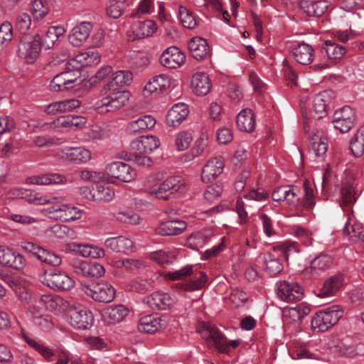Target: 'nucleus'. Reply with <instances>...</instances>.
Returning <instances> with one entry per match:
<instances>
[{"label":"nucleus","mask_w":364,"mask_h":364,"mask_svg":"<svg viewBox=\"0 0 364 364\" xmlns=\"http://www.w3.org/2000/svg\"><path fill=\"white\" fill-rule=\"evenodd\" d=\"M66 30L63 26L49 27L43 36L41 46L46 49H50L53 48L58 41V38L63 36Z\"/></svg>","instance_id":"47"},{"label":"nucleus","mask_w":364,"mask_h":364,"mask_svg":"<svg viewBox=\"0 0 364 364\" xmlns=\"http://www.w3.org/2000/svg\"><path fill=\"white\" fill-rule=\"evenodd\" d=\"M193 141L192 134L186 131L178 132L175 136L174 144L178 151L187 149Z\"/></svg>","instance_id":"57"},{"label":"nucleus","mask_w":364,"mask_h":364,"mask_svg":"<svg viewBox=\"0 0 364 364\" xmlns=\"http://www.w3.org/2000/svg\"><path fill=\"white\" fill-rule=\"evenodd\" d=\"M330 101V95L327 91L315 95L313 100V117L315 119L323 118L326 113V106Z\"/></svg>","instance_id":"45"},{"label":"nucleus","mask_w":364,"mask_h":364,"mask_svg":"<svg viewBox=\"0 0 364 364\" xmlns=\"http://www.w3.org/2000/svg\"><path fill=\"white\" fill-rule=\"evenodd\" d=\"M191 87L196 95H206L211 88L209 76L205 73H196L192 77Z\"/></svg>","instance_id":"40"},{"label":"nucleus","mask_w":364,"mask_h":364,"mask_svg":"<svg viewBox=\"0 0 364 364\" xmlns=\"http://www.w3.org/2000/svg\"><path fill=\"white\" fill-rule=\"evenodd\" d=\"M93 25L89 21H82L75 25L68 36L69 42L75 47L82 46L90 36Z\"/></svg>","instance_id":"21"},{"label":"nucleus","mask_w":364,"mask_h":364,"mask_svg":"<svg viewBox=\"0 0 364 364\" xmlns=\"http://www.w3.org/2000/svg\"><path fill=\"white\" fill-rule=\"evenodd\" d=\"M322 49L326 52L329 59H341L346 53V49L335 42L327 40L322 46Z\"/></svg>","instance_id":"52"},{"label":"nucleus","mask_w":364,"mask_h":364,"mask_svg":"<svg viewBox=\"0 0 364 364\" xmlns=\"http://www.w3.org/2000/svg\"><path fill=\"white\" fill-rule=\"evenodd\" d=\"M151 259L157 262L162 267L171 264L175 259V254L172 252L159 250L151 253Z\"/></svg>","instance_id":"59"},{"label":"nucleus","mask_w":364,"mask_h":364,"mask_svg":"<svg viewBox=\"0 0 364 364\" xmlns=\"http://www.w3.org/2000/svg\"><path fill=\"white\" fill-rule=\"evenodd\" d=\"M106 247L114 252L128 255L133 252L134 242L130 238L124 236H117L107 238L105 242Z\"/></svg>","instance_id":"31"},{"label":"nucleus","mask_w":364,"mask_h":364,"mask_svg":"<svg viewBox=\"0 0 364 364\" xmlns=\"http://www.w3.org/2000/svg\"><path fill=\"white\" fill-rule=\"evenodd\" d=\"M133 80V75L128 70H118L112 73L111 80L105 87L109 91L119 90V87L129 85Z\"/></svg>","instance_id":"36"},{"label":"nucleus","mask_w":364,"mask_h":364,"mask_svg":"<svg viewBox=\"0 0 364 364\" xmlns=\"http://www.w3.org/2000/svg\"><path fill=\"white\" fill-rule=\"evenodd\" d=\"M225 162L221 156L209 159L203 166L200 179L203 183H209L218 178L223 172Z\"/></svg>","instance_id":"15"},{"label":"nucleus","mask_w":364,"mask_h":364,"mask_svg":"<svg viewBox=\"0 0 364 364\" xmlns=\"http://www.w3.org/2000/svg\"><path fill=\"white\" fill-rule=\"evenodd\" d=\"M269 198V193L263 188H252L248 193L244 195L246 203L241 198L236 202L235 210L237 213L240 224L245 223L248 220V211L247 209L252 208L254 202H262Z\"/></svg>","instance_id":"6"},{"label":"nucleus","mask_w":364,"mask_h":364,"mask_svg":"<svg viewBox=\"0 0 364 364\" xmlns=\"http://www.w3.org/2000/svg\"><path fill=\"white\" fill-rule=\"evenodd\" d=\"M151 287V282L147 279H136L127 286V289L139 293H144Z\"/></svg>","instance_id":"64"},{"label":"nucleus","mask_w":364,"mask_h":364,"mask_svg":"<svg viewBox=\"0 0 364 364\" xmlns=\"http://www.w3.org/2000/svg\"><path fill=\"white\" fill-rule=\"evenodd\" d=\"M69 323L75 328L87 329L94 323V315L87 307L82 304L75 305L70 310Z\"/></svg>","instance_id":"10"},{"label":"nucleus","mask_w":364,"mask_h":364,"mask_svg":"<svg viewBox=\"0 0 364 364\" xmlns=\"http://www.w3.org/2000/svg\"><path fill=\"white\" fill-rule=\"evenodd\" d=\"M22 247L33 255H35L42 262L52 266H58L61 264V257L31 242H24L22 243Z\"/></svg>","instance_id":"17"},{"label":"nucleus","mask_w":364,"mask_h":364,"mask_svg":"<svg viewBox=\"0 0 364 364\" xmlns=\"http://www.w3.org/2000/svg\"><path fill=\"white\" fill-rule=\"evenodd\" d=\"M78 255L84 257L100 258L105 256V251L97 246L81 243Z\"/></svg>","instance_id":"60"},{"label":"nucleus","mask_w":364,"mask_h":364,"mask_svg":"<svg viewBox=\"0 0 364 364\" xmlns=\"http://www.w3.org/2000/svg\"><path fill=\"white\" fill-rule=\"evenodd\" d=\"M199 332L207 345L215 346L220 352H226L228 349L227 339L214 325L203 323Z\"/></svg>","instance_id":"11"},{"label":"nucleus","mask_w":364,"mask_h":364,"mask_svg":"<svg viewBox=\"0 0 364 364\" xmlns=\"http://www.w3.org/2000/svg\"><path fill=\"white\" fill-rule=\"evenodd\" d=\"M28 200L37 205L52 204L53 205L44 208L43 214L55 220L64 223L75 221L82 218V210L77 207L69 203H61L63 200L60 196L42 197L38 193L31 195Z\"/></svg>","instance_id":"1"},{"label":"nucleus","mask_w":364,"mask_h":364,"mask_svg":"<svg viewBox=\"0 0 364 364\" xmlns=\"http://www.w3.org/2000/svg\"><path fill=\"white\" fill-rule=\"evenodd\" d=\"M350 150L355 156H361L364 152V129L358 131L350 144Z\"/></svg>","instance_id":"58"},{"label":"nucleus","mask_w":364,"mask_h":364,"mask_svg":"<svg viewBox=\"0 0 364 364\" xmlns=\"http://www.w3.org/2000/svg\"><path fill=\"white\" fill-rule=\"evenodd\" d=\"M156 119L151 115H144L129 122L126 131L130 134L146 132L154 127Z\"/></svg>","instance_id":"34"},{"label":"nucleus","mask_w":364,"mask_h":364,"mask_svg":"<svg viewBox=\"0 0 364 364\" xmlns=\"http://www.w3.org/2000/svg\"><path fill=\"white\" fill-rule=\"evenodd\" d=\"M186 62L185 55L175 46L166 48L161 55L160 63L167 68H180Z\"/></svg>","instance_id":"23"},{"label":"nucleus","mask_w":364,"mask_h":364,"mask_svg":"<svg viewBox=\"0 0 364 364\" xmlns=\"http://www.w3.org/2000/svg\"><path fill=\"white\" fill-rule=\"evenodd\" d=\"M358 196L359 193L355 181L352 179L343 181L341 188L340 205L344 211H346V207L355 204Z\"/></svg>","instance_id":"24"},{"label":"nucleus","mask_w":364,"mask_h":364,"mask_svg":"<svg viewBox=\"0 0 364 364\" xmlns=\"http://www.w3.org/2000/svg\"><path fill=\"white\" fill-rule=\"evenodd\" d=\"M31 26V18L29 14L23 13L18 16L16 21V28L22 34L32 35L28 33Z\"/></svg>","instance_id":"62"},{"label":"nucleus","mask_w":364,"mask_h":364,"mask_svg":"<svg viewBox=\"0 0 364 364\" xmlns=\"http://www.w3.org/2000/svg\"><path fill=\"white\" fill-rule=\"evenodd\" d=\"M178 17L185 28L193 29L197 26V21L193 12L183 6L179 7Z\"/></svg>","instance_id":"54"},{"label":"nucleus","mask_w":364,"mask_h":364,"mask_svg":"<svg viewBox=\"0 0 364 364\" xmlns=\"http://www.w3.org/2000/svg\"><path fill=\"white\" fill-rule=\"evenodd\" d=\"M106 173L124 183H129L136 177V171L129 164L122 161H114L105 167Z\"/></svg>","instance_id":"13"},{"label":"nucleus","mask_w":364,"mask_h":364,"mask_svg":"<svg viewBox=\"0 0 364 364\" xmlns=\"http://www.w3.org/2000/svg\"><path fill=\"white\" fill-rule=\"evenodd\" d=\"M46 237L51 240L64 239L66 237L75 239L77 237L76 231L65 225H55L46 230Z\"/></svg>","instance_id":"42"},{"label":"nucleus","mask_w":364,"mask_h":364,"mask_svg":"<svg viewBox=\"0 0 364 364\" xmlns=\"http://www.w3.org/2000/svg\"><path fill=\"white\" fill-rule=\"evenodd\" d=\"M26 182L34 185L65 184L67 178L58 173H49L31 176L26 179Z\"/></svg>","instance_id":"38"},{"label":"nucleus","mask_w":364,"mask_h":364,"mask_svg":"<svg viewBox=\"0 0 364 364\" xmlns=\"http://www.w3.org/2000/svg\"><path fill=\"white\" fill-rule=\"evenodd\" d=\"M41 282L50 289L60 291H68L75 286L74 280L66 272L57 269L46 272Z\"/></svg>","instance_id":"9"},{"label":"nucleus","mask_w":364,"mask_h":364,"mask_svg":"<svg viewBox=\"0 0 364 364\" xmlns=\"http://www.w3.org/2000/svg\"><path fill=\"white\" fill-rule=\"evenodd\" d=\"M0 264L16 270L23 269L26 260L23 255L14 249L0 245Z\"/></svg>","instance_id":"16"},{"label":"nucleus","mask_w":364,"mask_h":364,"mask_svg":"<svg viewBox=\"0 0 364 364\" xmlns=\"http://www.w3.org/2000/svg\"><path fill=\"white\" fill-rule=\"evenodd\" d=\"M42 296L46 309L51 312L59 314L67 308L65 301L59 296L48 294H44Z\"/></svg>","instance_id":"49"},{"label":"nucleus","mask_w":364,"mask_h":364,"mask_svg":"<svg viewBox=\"0 0 364 364\" xmlns=\"http://www.w3.org/2000/svg\"><path fill=\"white\" fill-rule=\"evenodd\" d=\"M176 301L175 296L163 291H155L145 299L146 303L153 309H167Z\"/></svg>","instance_id":"26"},{"label":"nucleus","mask_w":364,"mask_h":364,"mask_svg":"<svg viewBox=\"0 0 364 364\" xmlns=\"http://www.w3.org/2000/svg\"><path fill=\"white\" fill-rule=\"evenodd\" d=\"M189 113L188 107L186 104L178 102L174 104L168 110L166 123L169 127H178L187 117Z\"/></svg>","instance_id":"29"},{"label":"nucleus","mask_w":364,"mask_h":364,"mask_svg":"<svg viewBox=\"0 0 364 364\" xmlns=\"http://www.w3.org/2000/svg\"><path fill=\"white\" fill-rule=\"evenodd\" d=\"M156 30V24L152 20L136 21L128 31V36L131 41L141 39L152 36Z\"/></svg>","instance_id":"22"},{"label":"nucleus","mask_w":364,"mask_h":364,"mask_svg":"<svg viewBox=\"0 0 364 364\" xmlns=\"http://www.w3.org/2000/svg\"><path fill=\"white\" fill-rule=\"evenodd\" d=\"M162 174L154 173L146 178L144 186L148 194L158 199L168 200L172 196L183 195L187 191V185L180 176H169L159 186Z\"/></svg>","instance_id":"2"},{"label":"nucleus","mask_w":364,"mask_h":364,"mask_svg":"<svg viewBox=\"0 0 364 364\" xmlns=\"http://www.w3.org/2000/svg\"><path fill=\"white\" fill-rule=\"evenodd\" d=\"M264 270L271 277L277 275L283 269V264L277 257L272 254L264 256Z\"/></svg>","instance_id":"51"},{"label":"nucleus","mask_w":364,"mask_h":364,"mask_svg":"<svg viewBox=\"0 0 364 364\" xmlns=\"http://www.w3.org/2000/svg\"><path fill=\"white\" fill-rule=\"evenodd\" d=\"M129 314V309L122 304L107 306L102 312L104 321L110 325L122 321Z\"/></svg>","instance_id":"33"},{"label":"nucleus","mask_w":364,"mask_h":364,"mask_svg":"<svg viewBox=\"0 0 364 364\" xmlns=\"http://www.w3.org/2000/svg\"><path fill=\"white\" fill-rule=\"evenodd\" d=\"M117 221L129 225H138L141 219L138 214L131 210H119L114 213Z\"/></svg>","instance_id":"55"},{"label":"nucleus","mask_w":364,"mask_h":364,"mask_svg":"<svg viewBox=\"0 0 364 364\" xmlns=\"http://www.w3.org/2000/svg\"><path fill=\"white\" fill-rule=\"evenodd\" d=\"M41 38L38 33L22 36L18 47V55L26 63H32L38 57L41 50Z\"/></svg>","instance_id":"7"},{"label":"nucleus","mask_w":364,"mask_h":364,"mask_svg":"<svg viewBox=\"0 0 364 364\" xmlns=\"http://www.w3.org/2000/svg\"><path fill=\"white\" fill-rule=\"evenodd\" d=\"M80 289L94 301L101 303H109L115 298L116 291L114 287L107 281L81 283Z\"/></svg>","instance_id":"3"},{"label":"nucleus","mask_w":364,"mask_h":364,"mask_svg":"<svg viewBox=\"0 0 364 364\" xmlns=\"http://www.w3.org/2000/svg\"><path fill=\"white\" fill-rule=\"evenodd\" d=\"M332 262L331 256L320 255L312 260L311 267L314 269L323 271L328 269L331 266Z\"/></svg>","instance_id":"63"},{"label":"nucleus","mask_w":364,"mask_h":364,"mask_svg":"<svg viewBox=\"0 0 364 364\" xmlns=\"http://www.w3.org/2000/svg\"><path fill=\"white\" fill-rule=\"evenodd\" d=\"M300 190L296 186H280L274 190L272 198L274 201H284L288 204H294L299 201Z\"/></svg>","instance_id":"27"},{"label":"nucleus","mask_w":364,"mask_h":364,"mask_svg":"<svg viewBox=\"0 0 364 364\" xmlns=\"http://www.w3.org/2000/svg\"><path fill=\"white\" fill-rule=\"evenodd\" d=\"M237 125L241 131L251 132L255 127V116L252 109H243L237 116Z\"/></svg>","instance_id":"44"},{"label":"nucleus","mask_w":364,"mask_h":364,"mask_svg":"<svg viewBox=\"0 0 364 364\" xmlns=\"http://www.w3.org/2000/svg\"><path fill=\"white\" fill-rule=\"evenodd\" d=\"M190 277V281L184 284L186 291H196L206 287L208 276L205 272L198 271L196 267H194V272Z\"/></svg>","instance_id":"48"},{"label":"nucleus","mask_w":364,"mask_h":364,"mask_svg":"<svg viewBox=\"0 0 364 364\" xmlns=\"http://www.w3.org/2000/svg\"><path fill=\"white\" fill-rule=\"evenodd\" d=\"M343 316L340 306H332L315 314L311 320V327L316 332H325L334 326Z\"/></svg>","instance_id":"4"},{"label":"nucleus","mask_w":364,"mask_h":364,"mask_svg":"<svg viewBox=\"0 0 364 364\" xmlns=\"http://www.w3.org/2000/svg\"><path fill=\"white\" fill-rule=\"evenodd\" d=\"M301 9L309 16H320L325 13L328 7L327 1L301 0Z\"/></svg>","instance_id":"39"},{"label":"nucleus","mask_w":364,"mask_h":364,"mask_svg":"<svg viewBox=\"0 0 364 364\" xmlns=\"http://www.w3.org/2000/svg\"><path fill=\"white\" fill-rule=\"evenodd\" d=\"M161 321V318L156 316L147 315L140 319L138 329L141 332L154 333L162 328Z\"/></svg>","instance_id":"46"},{"label":"nucleus","mask_w":364,"mask_h":364,"mask_svg":"<svg viewBox=\"0 0 364 364\" xmlns=\"http://www.w3.org/2000/svg\"><path fill=\"white\" fill-rule=\"evenodd\" d=\"M187 228L184 220H171L161 223L156 228V232L163 236H173L181 234Z\"/></svg>","instance_id":"30"},{"label":"nucleus","mask_w":364,"mask_h":364,"mask_svg":"<svg viewBox=\"0 0 364 364\" xmlns=\"http://www.w3.org/2000/svg\"><path fill=\"white\" fill-rule=\"evenodd\" d=\"M11 287L19 300L25 304H29L32 299L31 282L21 277L15 278L11 281Z\"/></svg>","instance_id":"32"},{"label":"nucleus","mask_w":364,"mask_h":364,"mask_svg":"<svg viewBox=\"0 0 364 364\" xmlns=\"http://www.w3.org/2000/svg\"><path fill=\"white\" fill-rule=\"evenodd\" d=\"M292 55L297 63L309 65L314 60V49L311 46L306 43H299L292 48Z\"/></svg>","instance_id":"37"},{"label":"nucleus","mask_w":364,"mask_h":364,"mask_svg":"<svg viewBox=\"0 0 364 364\" xmlns=\"http://www.w3.org/2000/svg\"><path fill=\"white\" fill-rule=\"evenodd\" d=\"M310 148L318 156H323L328 150V140L322 132L311 133L309 136Z\"/></svg>","instance_id":"43"},{"label":"nucleus","mask_w":364,"mask_h":364,"mask_svg":"<svg viewBox=\"0 0 364 364\" xmlns=\"http://www.w3.org/2000/svg\"><path fill=\"white\" fill-rule=\"evenodd\" d=\"M177 85L176 80L166 74H159L153 77L145 85L144 95H149L157 91H170Z\"/></svg>","instance_id":"19"},{"label":"nucleus","mask_w":364,"mask_h":364,"mask_svg":"<svg viewBox=\"0 0 364 364\" xmlns=\"http://www.w3.org/2000/svg\"><path fill=\"white\" fill-rule=\"evenodd\" d=\"M345 283V277L343 274H334L324 281L316 295L319 298L333 296L343 287Z\"/></svg>","instance_id":"20"},{"label":"nucleus","mask_w":364,"mask_h":364,"mask_svg":"<svg viewBox=\"0 0 364 364\" xmlns=\"http://www.w3.org/2000/svg\"><path fill=\"white\" fill-rule=\"evenodd\" d=\"M309 312V306L305 303H301L295 306L286 308L284 311V316L287 322L297 323L301 321Z\"/></svg>","instance_id":"41"},{"label":"nucleus","mask_w":364,"mask_h":364,"mask_svg":"<svg viewBox=\"0 0 364 364\" xmlns=\"http://www.w3.org/2000/svg\"><path fill=\"white\" fill-rule=\"evenodd\" d=\"M188 48L192 56L196 60H203L210 55V50L205 38L193 37L188 43Z\"/></svg>","instance_id":"35"},{"label":"nucleus","mask_w":364,"mask_h":364,"mask_svg":"<svg viewBox=\"0 0 364 364\" xmlns=\"http://www.w3.org/2000/svg\"><path fill=\"white\" fill-rule=\"evenodd\" d=\"M74 61L81 67L96 65L100 62V55L97 51L88 50L76 55Z\"/></svg>","instance_id":"50"},{"label":"nucleus","mask_w":364,"mask_h":364,"mask_svg":"<svg viewBox=\"0 0 364 364\" xmlns=\"http://www.w3.org/2000/svg\"><path fill=\"white\" fill-rule=\"evenodd\" d=\"M129 95V92L112 90L109 95L96 103L95 108L100 113L115 112L128 102Z\"/></svg>","instance_id":"8"},{"label":"nucleus","mask_w":364,"mask_h":364,"mask_svg":"<svg viewBox=\"0 0 364 364\" xmlns=\"http://www.w3.org/2000/svg\"><path fill=\"white\" fill-rule=\"evenodd\" d=\"M23 338L30 347L38 351L47 360L52 361L54 364L68 363L69 354L65 350L58 348L53 351L36 338L25 333H23Z\"/></svg>","instance_id":"5"},{"label":"nucleus","mask_w":364,"mask_h":364,"mask_svg":"<svg viewBox=\"0 0 364 364\" xmlns=\"http://www.w3.org/2000/svg\"><path fill=\"white\" fill-rule=\"evenodd\" d=\"M277 295L285 302L301 300L303 297V289L297 282L293 281H279L276 284Z\"/></svg>","instance_id":"12"},{"label":"nucleus","mask_w":364,"mask_h":364,"mask_svg":"<svg viewBox=\"0 0 364 364\" xmlns=\"http://www.w3.org/2000/svg\"><path fill=\"white\" fill-rule=\"evenodd\" d=\"M355 119L354 110L349 106H344L335 112L333 124L335 129L341 133H346L354 126Z\"/></svg>","instance_id":"14"},{"label":"nucleus","mask_w":364,"mask_h":364,"mask_svg":"<svg viewBox=\"0 0 364 364\" xmlns=\"http://www.w3.org/2000/svg\"><path fill=\"white\" fill-rule=\"evenodd\" d=\"M83 193L85 196L95 202H109L115 195L114 189L107 185L97 184L92 190L85 188Z\"/></svg>","instance_id":"25"},{"label":"nucleus","mask_w":364,"mask_h":364,"mask_svg":"<svg viewBox=\"0 0 364 364\" xmlns=\"http://www.w3.org/2000/svg\"><path fill=\"white\" fill-rule=\"evenodd\" d=\"M193 265H186L173 272H167L165 277L171 280H183L190 277L194 272Z\"/></svg>","instance_id":"61"},{"label":"nucleus","mask_w":364,"mask_h":364,"mask_svg":"<svg viewBox=\"0 0 364 364\" xmlns=\"http://www.w3.org/2000/svg\"><path fill=\"white\" fill-rule=\"evenodd\" d=\"M128 5V0H109L107 9V14L111 18H117L122 16Z\"/></svg>","instance_id":"53"},{"label":"nucleus","mask_w":364,"mask_h":364,"mask_svg":"<svg viewBox=\"0 0 364 364\" xmlns=\"http://www.w3.org/2000/svg\"><path fill=\"white\" fill-rule=\"evenodd\" d=\"M57 156L64 161L85 164L92 158L90 150L84 147H66L57 151Z\"/></svg>","instance_id":"18"},{"label":"nucleus","mask_w":364,"mask_h":364,"mask_svg":"<svg viewBox=\"0 0 364 364\" xmlns=\"http://www.w3.org/2000/svg\"><path fill=\"white\" fill-rule=\"evenodd\" d=\"M346 215L347 220L343 229V234L348 236V239L353 242L364 240L362 223L354 220L353 210H350Z\"/></svg>","instance_id":"28"},{"label":"nucleus","mask_w":364,"mask_h":364,"mask_svg":"<svg viewBox=\"0 0 364 364\" xmlns=\"http://www.w3.org/2000/svg\"><path fill=\"white\" fill-rule=\"evenodd\" d=\"M43 301V296L35 298L34 299H31L28 304V311L33 319L39 318V316L44 314L46 307Z\"/></svg>","instance_id":"56"}]
</instances>
